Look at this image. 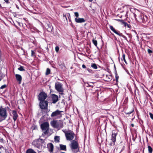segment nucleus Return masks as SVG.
Wrapping results in <instances>:
<instances>
[{
  "mask_svg": "<svg viewBox=\"0 0 153 153\" xmlns=\"http://www.w3.org/2000/svg\"><path fill=\"white\" fill-rule=\"evenodd\" d=\"M134 16L136 20L139 22L144 23L147 21V16L139 12H136Z\"/></svg>",
  "mask_w": 153,
  "mask_h": 153,
  "instance_id": "f257e3e1",
  "label": "nucleus"
},
{
  "mask_svg": "<svg viewBox=\"0 0 153 153\" xmlns=\"http://www.w3.org/2000/svg\"><path fill=\"white\" fill-rule=\"evenodd\" d=\"M7 117V113L4 108H0V122L4 120Z\"/></svg>",
  "mask_w": 153,
  "mask_h": 153,
  "instance_id": "f03ea898",
  "label": "nucleus"
},
{
  "mask_svg": "<svg viewBox=\"0 0 153 153\" xmlns=\"http://www.w3.org/2000/svg\"><path fill=\"white\" fill-rule=\"evenodd\" d=\"M65 134L67 140H72L74 137V134L72 131H70L65 132Z\"/></svg>",
  "mask_w": 153,
  "mask_h": 153,
  "instance_id": "7ed1b4c3",
  "label": "nucleus"
},
{
  "mask_svg": "<svg viewBox=\"0 0 153 153\" xmlns=\"http://www.w3.org/2000/svg\"><path fill=\"white\" fill-rule=\"evenodd\" d=\"M55 88L59 92H61L60 94H62L63 91V89L62 87V84L59 82H57L56 83L55 85Z\"/></svg>",
  "mask_w": 153,
  "mask_h": 153,
  "instance_id": "20e7f679",
  "label": "nucleus"
},
{
  "mask_svg": "<svg viewBox=\"0 0 153 153\" xmlns=\"http://www.w3.org/2000/svg\"><path fill=\"white\" fill-rule=\"evenodd\" d=\"M47 97V95L44 92H41L39 96V99L40 101H44Z\"/></svg>",
  "mask_w": 153,
  "mask_h": 153,
  "instance_id": "39448f33",
  "label": "nucleus"
},
{
  "mask_svg": "<svg viewBox=\"0 0 153 153\" xmlns=\"http://www.w3.org/2000/svg\"><path fill=\"white\" fill-rule=\"evenodd\" d=\"M48 102L47 101H40L39 105L42 109H45L48 107Z\"/></svg>",
  "mask_w": 153,
  "mask_h": 153,
  "instance_id": "423d86ee",
  "label": "nucleus"
},
{
  "mask_svg": "<svg viewBox=\"0 0 153 153\" xmlns=\"http://www.w3.org/2000/svg\"><path fill=\"white\" fill-rule=\"evenodd\" d=\"M70 146L72 150L77 149L78 146V143L76 141L73 140L71 142Z\"/></svg>",
  "mask_w": 153,
  "mask_h": 153,
  "instance_id": "0eeeda50",
  "label": "nucleus"
},
{
  "mask_svg": "<svg viewBox=\"0 0 153 153\" xmlns=\"http://www.w3.org/2000/svg\"><path fill=\"white\" fill-rule=\"evenodd\" d=\"M49 124L47 122H45L41 125V128L43 130L47 131L49 128Z\"/></svg>",
  "mask_w": 153,
  "mask_h": 153,
  "instance_id": "6e6552de",
  "label": "nucleus"
},
{
  "mask_svg": "<svg viewBox=\"0 0 153 153\" xmlns=\"http://www.w3.org/2000/svg\"><path fill=\"white\" fill-rule=\"evenodd\" d=\"M43 142V141L41 139L38 140H34L33 142V144L35 146H40L42 145V143Z\"/></svg>",
  "mask_w": 153,
  "mask_h": 153,
  "instance_id": "1a4fd4ad",
  "label": "nucleus"
},
{
  "mask_svg": "<svg viewBox=\"0 0 153 153\" xmlns=\"http://www.w3.org/2000/svg\"><path fill=\"white\" fill-rule=\"evenodd\" d=\"M117 134V132L115 131H113L112 132V137L111 140L112 142H113V143L114 144L115 141H116V137Z\"/></svg>",
  "mask_w": 153,
  "mask_h": 153,
  "instance_id": "9d476101",
  "label": "nucleus"
},
{
  "mask_svg": "<svg viewBox=\"0 0 153 153\" xmlns=\"http://www.w3.org/2000/svg\"><path fill=\"white\" fill-rule=\"evenodd\" d=\"M62 112V111H61L58 110H56L52 113L51 115V117H53L59 115H60L61 113Z\"/></svg>",
  "mask_w": 153,
  "mask_h": 153,
  "instance_id": "9b49d317",
  "label": "nucleus"
},
{
  "mask_svg": "<svg viewBox=\"0 0 153 153\" xmlns=\"http://www.w3.org/2000/svg\"><path fill=\"white\" fill-rule=\"evenodd\" d=\"M110 28L111 29V30L113 32H114L115 33L117 34V35L120 36H122L124 38H126V37L125 36L123 35V34L122 33H119L117 32L116 31V30H115V29L111 26H110Z\"/></svg>",
  "mask_w": 153,
  "mask_h": 153,
  "instance_id": "f8f14e48",
  "label": "nucleus"
},
{
  "mask_svg": "<svg viewBox=\"0 0 153 153\" xmlns=\"http://www.w3.org/2000/svg\"><path fill=\"white\" fill-rule=\"evenodd\" d=\"M75 21L77 23H81L85 22V20L83 18H75Z\"/></svg>",
  "mask_w": 153,
  "mask_h": 153,
  "instance_id": "ddd939ff",
  "label": "nucleus"
},
{
  "mask_svg": "<svg viewBox=\"0 0 153 153\" xmlns=\"http://www.w3.org/2000/svg\"><path fill=\"white\" fill-rule=\"evenodd\" d=\"M52 100L53 103H55L58 100V97L55 94H53L52 95Z\"/></svg>",
  "mask_w": 153,
  "mask_h": 153,
  "instance_id": "4468645a",
  "label": "nucleus"
},
{
  "mask_svg": "<svg viewBox=\"0 0 153 153\" xmlns=\"http://www.w3.org/2000/svg\"><path fill=\"white\" fill-rule=\"evenodd\" d=\"M15 76L16 77V80L19 82V84H21L22 79L21 76L19 74H16Z\"/></svg>",
  "mask_w": 153,
  "mask_h": 153,
  "instance_id": "2eb2a0df",
  "label": "nucleus"
},
{
  "mask_svg": "<svg viewBox=\"0 0 153 153\" xmlns=\"http://www.w3.org/2000/svg\"><path fill=\"white\" fill-rule=\"evenodd\" d=\"M48 148L50 152H52L53 150V146L51 143H49L47 145Z\"/></svg>",
  "mask_w": 153,
  "mask_h": 153,
  "instance_id": "dca6fc26",
  "label": "nucleus"
},
{
  "mask_svg": "<svg viewBox=\"0 0 153 153\" xmlns=\"http://www.w3.org/2000/svg\"><path fill=\"white\" fill-rule=\"evenodd\" d=\"M12 114L13 115V118L14 121L17 119L18 115L16 111H12Z\"/></svg>",
  "mask_w": 153,
  "mask_h": 153,
  "instance_id": "f3484780",
  "label": "nucleus"
},
{
  "mask_svg": "<svg viewBox=\"0 0 153 153\" xmlns=\"http://www.w3.org/2000/svg\"><path fill=\"white\" fill-rule=\"evenodd\" d=\"M56 127L55 128H57L59 129L62 127V123L60 122L56 121Z\"/></svg>",
  "mask_w": 153,
  "mask_h": 153,
  "instance_id": "a211bd4d",
  "label": "nucleus"
},
{
  "mask_svg": "<svg viewBox=\"0 0 153 153\" xmlns=\"http://www.w3.org/2000/svg\"><path fill=\"white\" fill-rule=\"evenodd\" d=\"M26 153H36V152L34 151L32 149H29L26 151Z\"/></svg>",
  "mask_w": 153,
  "mask_h": 153,
  "instance_id": "6ab92c4d",
  "label": "nucleus"
},
{
  "mask_svg": "<svg viewBox=\"0 0 153 153\" xmlns=\"http://www.w3.org/2000/svg\"><path fill=\"white\" fill-rule=\"evenodd\" d=\"M51 124L52 126L54 128H56V121H52L51 122Z\"/></svg>",
  "mask_w": 153,
  "mask_h": 153,
  "instance_id": "aec40b11",
  "label": "nucleus"
},
{
  "mask_svg": "<svg viewBox=\"0 0 153 153\" xmlns=\"http://www.w3.org/2000/svg\"><path fill=\"white\" fill-rule=\"evenodd\" d=\"M60 147L61 149L62 150H65L66 149V146L65 145H60Z\"/></svg>",
  "mask_w": 153,
  "mask_h": 153,
  "instance_id": "412c9836",
  "label": "nucleus"
},
{
  "mask_svg": "<svg viewBox=\"0 0 153 153\" xmlns=\"http://www.w3.org/2000/svg\"><path fill=\"white\" fill-rule=\"evenodd\" d=\"M91 66L94 69H97V65L95 63L91 64Z\"/></svg>",
  "mask_w": 153,
  "mask_h": 153,
  "instance_id": "4be33fe9",
  "label": "nucleus"
},
{
  "mask_svg": "<svg viewBox=\"0 0 153 153\" xmlns=\"http://www.w3.org/2000/svg\"><path fill=\"white\" fill-rule=\"evenodd\" d=\"M55 140L57 142H59V137L58 136H56L54 138Z\"/></svg>",
  "mask_w": 153,
  "mask_h": 153,
  "instance_id": "5701e85b",
  "label": "nucleus"
},
{
  "mask_svg": "<svg viewBox=\"0 0 153 153\" xmlns=\"http://www.w3.org/2000/svg\"><path fill=\"white\" fill-rule=\"evenodd\" d=\"M51 72V70L49 68H47V69L46 72L45 73V74L46 75H48Z\"/></svg>",
  "mask_w": 153,
  "mask_h": 153,
  "instance_id": "b1692460",
  "label": "nucleus"
},
{
  "mask_svg": "<svg viewBox=\"0 0 153 153\" xmlns=\"http://www.w3.org/2000/svg\"><path fill=\"white\" fill-rule=\"evenodd\" d=\"M148 149L149 152L152 153V147L150 146H148Z\"/></svg>",
  "mask_w": 153,
  "mask_h": 153,
  "instance_id": "393cba45",
  "label": "nucleus"
},
{
  "mask_svg": "<svg viewBox=\"0 0 153 153\" xmlns=\"http://www.w3.org/2000/svg\"><path fill=\"white\" fill-rule=\"evenodd\" d=\"M92 42L94 45L96 46H97V41L94 39L92 40Z\"/></svg>",
  "mask_w": 153,
  "mask_h": 153,
  "instance_id": "a878e982",
  "label": "nucleus"
},
{
  "mask_svg": "<svg viewBox=\"0 0 153 153\" xmlns=\"http://www.w3.org/2000/svg\"><path fill=\"white\" fill-rule=\"evenodd\" d=\"M123 25L125 27H127L128 28H130L129 25L126 22H124V24Z\"/></svg>",
  "mask_w": 153,
  "mask_h": 153,
  "instance_id": "bb28decb",
  "label": "nucleus"
},
{
  "mask_svg": "<svg viewBox=\"0 0 153 153\" xmlns=\"http://www.w3.org/2000/svg\"><path fill=\"white\" fill-rule=\"evenodd\" d=\"M122 58L126 64H127L126 61L125 59V54H123L122 55Z\"/></svg>",
  "mask_w": 153,
  "mask_h": 153,
  "instance_id": "cd10ccee",
  "label": "nucleus"
},
{
  "mask_svg": "<svg viewBox=\"0 0 153 153\" xmlns=\"http://www.w3.org/2000/svg\"><path fill=\"white\" fill-rule=\"evenodd\" d=\"M18 69L21 71H23L24 70V67L22 66H21L20 67L18 68Z\"/></svg>",
  "mask_w": 153,
  "mask_h": 153,
  "instance_id": "c85d7f7f",
  "label": "nucleus"
},
{
  "mask_svg": "<svg viewBox=\"0 0 153 153\" xmlns=\"http://www.w3.org/2000/svg\"><path fill=\"white\" fill-rule=\"evenodd\" d=\"M74 15L76 17V18H78V17L79 16V14L77 12H76L74 13Z\"/></svg>",
  "mask_w": 153,
  "mask_h": 153,
  "instance_id": "c756f323",
  "label": "nucleus"
},
{
  "mask_svg": "<svg viewBox=\"0 0 153 153\" xmlns=\"http://www.w3.org/2000/svg\"><path fill=\"white\" fill-rule=\"evenodd\" d=\"M59 50V48L58 47L56 46L55 47V51L56 52H57Z\"/></svg>",
  "mask_w": 153,
  "mask_h": 153,
  "instance_id": "7c9ffc66",
  "label": "nucleus"
},
{
  "mask_svg": "<svg viewBox=\"0 0 153 153\" xmlns=\"http://www.w3.org/2000/svg\"><path fill=\"white\" fill-rule=\"evenodd\" d=\"M6 87V85H4L0 87L1 89H3L4 88H5Z\"/></svg>",
  "mask_w": 153,
  "mask_h": 153,
  "instance_id": "2f4dec72",
  "label": "nucleus"
},
{
  "mask_svg": "<svg viewBox=\"0 0 153 153\" xmlns=\"http://www.w3.org/2000/svg\"><path fill=\"white\" fill-rule=\"evenodd\" d=\"M149 114L151 118L153 120V114L151 113H150Z\"/></svg>",
  "mask_w": 153,
  "mask_h": 153,
  "instance_id": "473e14b6",
  "label": "nucleus"
},
{
  "mask_svg": "<svg viewBox=\"0 0 153 153\" xmlns=\"http://www.w3.org/2000/svg\"><path fill=\"white\" fill-rule=\"evenodd\" d=\"M134 111V110H133L132 111H130V112H129L127 113H126V114H131V113L132 112H133V111Z\"/></svg>",
  "mask_w": 153,
  "mask_h": 153,
  "instance_id": "72a5a7b5",
  "label": "nucleus"
},
{
  "mask_svg": "<svg viewBox=\"0 0 153 153\" xmlns=\"http://www.w3.org/2000/svg\"><path fill=\"white\" fill-rule=\"evenodd\" d=\"M148 52L149 53H151L152 52V51L149 49L148 50Z\"/></svg>",
  "mask_w": 153,
  "mask_h": 153,
  "instance_id": "f704fd0d",
  "label": "nucleus"
},
{
  "mask_svg": "<svg viewBox=\"0 0 153 153\" xmlns=\"http://www.w3.org/2000/svg\"><path fill=\"white\" fill-rule=\"evenodd\" d=\"M31 52V56H33L34 53V52L33 51H32Z\"/></svg>",
  "mask_w": 153,
  "mask_h": 153,
  "instance_id": "c9c22d12",
  "label": "nucleus"
},
{
  "mask_svg": "<svg viewBox=\"0 0 153 153\" xmlns=\"http://www.w3.org/2000/svg\"><path fill=\"white\" fill-rule=\"evenodd\" d=\"M123 24H124V22H124L123 20H121L120 21Z\"/></svg>",
  "mask_w": 153,
  "mask_h": 153,
  "instance_id": "e433bc0d",
  "label": "nucleus"
},
{
  "mask_svg": "<svg viewBox=\"0 0 153 153\" xmlns=\"http://www.w3.org/2000/svg\"><path fill=\"white\" fill-rule=\"evenodd\" d=\"M82 67L83 68H86V66L84 65H82Z\"/></svg>",
  "mask_w": 153,
  "mask_h": 153,
  "instance_id": "4c0bfd02",
  "label": "nucleus"
},
{
  "mask_svg": "<svg viewBox=\"0 0 153 153\" xmlns=\"http://www.w3.org/2000/svg\"><path fill=\"white\" fill-rule=\"evenodd\" d=\"M87 70L89 72H90V73H91L92 71L91 70H90L89 69H87Z\"/></svg>",
  "mask_w": 153,
  "mask_h": 153,
  "instance_id": "58836bf2",
  "label": "nucleus"
},
{
  "mask_svg": "<svg viewBox=\"0 0 153 153\" xmlns=\"http://www.w3.org/2000/svg\"><path fill=\"white\" fill-rule=\"evenodd\" d=\"M4 1L7 3H8V2H9V0H4Z\"/></svg>",
  "mask_w": 153,
  "mask_h": 153,
  "instance_id": "ea45409f",
  "label": "nucleus"
},
{
  "mask_svg": "<svg viewBox=\"0 0 153 153\" xmlns=\"http://www.w3.org/2000/svg\"><path fill=\"white\" fill-rule=\"evenodd\" d=\"M116 20H117L118 21L120 22V21L121 19H116Z\"/></svg>",
  "mask_w": 153,
  "mask_h": 153,
  "instance_id": "a19ab883",
  "label": "nucleus"
},
{
  "mask_svg": "<svg viewBox=\"0 0 153 153\" xmlns=\"http://www.w3.org/2000/svg\"><path fill=\"white\" fill-rule=\"evenodd\" d=\"M131 126L132 127H134V125L133 124H132L131 125Z\"/></svg>",
  "mask_w": 153,
  "mask_h": 153,
  "instance_id": "79ce46f5",
  "label": "nucleus"
},
{
  "mask_svg": "<svg viewBox=\"0 0 153 153\" xmlns=\"http://www.w3.org/2000/svg\"><path fill=\"white\" fill-rule=\"evenodd\" d=\"M93 0H89V1H90V2H91L92 1H93Z\"/></svg>",
  "mask_w": 153,
  "mask_h": 153,
  "instance_id": "37998d69",
  "label": "nucleus"
},
{
  "mask_svg": "<svg viewBox=\"0 0 153 153\" xmlns=\"http://www.w3.org/2000/svg\"><path fill=\"white\" fill-rule=\"evenodd\" d=\"M62 131L65 133V132H66L64 130H62Z\"/></svg>",
  "mask_w": 153,
  "mask_h": 153,
  "instance_id": "c03bdc74",
  "label": "nucleus"
},
{
  "mask_svg": "<svg viewBox=\"0 0 153 153\" xmlns=\"http://www.w3.org/2000/svg\"><path fill=\"white\" fill-rule=\"evenodd\" d=\"M116 78L117 80L118 79V78L117 77V76L116 77Z\"/></svg>",
  "mask_w": 153,
  "mask_h": 153,
  "instance_id": "a18cd8bd",
  "label": "nucleus"
},
{
  "mask_svg": "<svg viewBox=\"0 0 153 153\" xmlns=\"http://www.w3.org/2000/svg\"><path fill=\"white\" fill-rule=\"evenodd\" d=\"M65 16V18H66V20H67V18H66V16Z\"/></svg>",
  "mask_w": 153,
  "mask_h": 153,
  "instance_id": "49530a36",
  "label": "nucleus"
},
{
  "mask_svg": "<svg viewBox=\"0 0 153 153\" xmlns=\"http://www.w3.org/2000/svg\"><path fill=\"white\" fill-rule=\"evenodd\" d=\"M68 15L69 16V17H70V14H68Z\"/></svg>",
  "mask_w": 153,
  "mask_h": 153,
  "instance_id": "de8ad7c7",
  "label": "nucleus"
},
{
  "mask_svg": "<svg viewBox=\"0 0 153 153\" xmlns=\"http://www.w3.org/2000/svg\"><path fill=\"white\" fill-rule=\"evenodd\" d=\"M1 78H0V81L1 80Z\"/></svg>",
  "mask_w": 153,
  "mask_h": 153,
  "instance_id": "09e8293b",
  "label": "nucleus"
},
{
  "mask_svg": "<svg viewBox=\"0 0 153 153\" xmlns=\"http://www.w3.org/2000/svg\"><path fill=\"white\" fill-rule=\"evenodd\" d=\"M62 153H64V152H62Z\"/></svg>",
  "mask_w": 153,
  "mask_h": 153,
  "instance_id": "8fccbe9b",
  "label": "nucleus"
}]
</instances>
